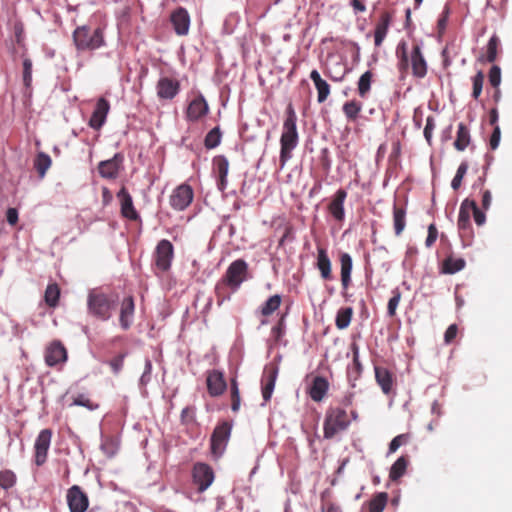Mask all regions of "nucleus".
<instances>
[{"label":"nucleus","instance_id":"24","mask_svg":"<svg viewBox=\"0 0 512 512\" xmlns=\"http://www.w3.org/2000/svg\"><path fill=\"white\" fill-rule=\"evenodd\" d=\"M278 369L270 367L265 369L262 377V397L264 402H268L271 399L272 393L275 388L276 378Z\"/></svg>","mask_w":512,"mask_h":512},{"label":"nucleus","instance_id":"7","mask_svg":"<svg viewBox=\"0 0 512 512\" xmlns=\"http://www.w3.org/2000/svg\"><path fill=\"white\" fill-rule=\"evenodd\" d=\"M174 256L172 243L167 239L158 242L154 251V264L157 270L166 272L170 269Z\"/></svg>","mask_w":512,"mask_h":512},{"label":"nucleus","instance_id":"49","mask_svg":"<svg viewBox=\"0 0 512 512\" xmlns=\"http://www.w3.org/2000/svg\"><path fill=\"white\" fill-rule=\"evenodd\" d=\"M484 83V74L479 70L472 78V97L477 100L482 93Z\"/></svg>","mask_w":512,"mask_h":512},{"label":"nucleus","instance_id":"40","mask_svg":"<svg viewBox=\"0 0 512 512\" xmlns=\"http://www.w3.org/2000/svg\"><path fill=\"white\" fill-rule=\"evenodd\" d=\"M229 161L226 156L218 155L213 158V171L218 178H225L228 175Z\"/></svg>","mask_w":512,"mask_h":512},{"label":"nucleus","instance_id":"18","mask_svg":"<svg viewBox=\"0 0 512 512\" xmlns=\"http://www.w3.org/2000/svg\"><path fill=\"white\" fill-rule=\"evenodd\" d=\"M209 111V106L202 94L195 97L188 105L186 118L188 121L195 122L205 116Z\"/></svg>","mask_w":512,"mask_h":512},{"label":"nucleus","instance_id":"57","mask_svg":"<svg viewBox=\"0 0 512 512\" xmlns=\"http://www.w3.org/2000/svg\"><path fill=\"white\" fill-rule=\"evenodd\" d=\"M285 330H286L285 317L282 316L279 319V321L277 322V324L275 326H273V328L271 330V334L276 340H279L285 334Z\"/></svg>","mask_w":512,"mask_h":512},{"label":"nucleus","instance_id":"34","mask_svg":"<svg viewBox=\"0 0 512 512\" xmlns=\"http://www.w3.org/2000/svg\"><path fill=\"white\" fill-rule=\"evenodd\" d=\"M281 295L275 294L270 296L259 308V312L262 316L267 317L273 314L276 310L279 309L281 305Z\"/></svg>","mask_w":512,"mask_h":512},{"label":"nucleus","instance_id":"51","mask_svg":"<svg viewBox=\"0 0 512 512\" xmlns=\"http://www.w3.org/2000/svg\"><path fill=\"white\" fill-rule=\"evenodd\" d=\"M152 361L149 358L145 359L144 371L139 379L140 388L144 389L152 379Z\"/></svg>","mask_w":512,"mask_h":512},{"label":"nucleus","instance_id":"1","mask_svg":"<svg viewBox=\"0 0 512 512\" xmlns=\"http://www.w3.org/2000/svg\"><path fill=\"white\" fill-rule=\"evenodd\" d=\"M298 142L297 115L293 105L289 104L285 110V119L280 138V162L282 166L291 159L292 151L297 147Z\"/></svg>","mask_w":512,"mask_h":512},{"label":"nucleus","instance_id":"6","mask_svg":"<svg viewBox=\"0 0 512 512\" xmlns=\"http://www.w3.org/2000/svg\"><path fill=\"white\" fill-rule=\"evenodd\" d=\"M247 274V262L243 259H237L228 266L220 283L228 286L232 292H236L240 288L241 284L246 280Z\"/></svg>","mask_w":512,"mask_h":512},{"label":"nucleus","instance_id":"26","mask_svg":"<svg viewBox=\"0 0 512 512\" xmlns=\"http://www.w3.org/2000/svg\"><path fill=\"white\" fill-rule=\"evenodd\" d=\"M472 208H475V201L470 199H465L459 209L458 215V229L460 231H465L470 228V213L472 212Z\"/></svg>","mask_w":512,"mask_h":512},{"label":"nucleus","instance_id":"47","mask_svg":"<svg viewBox=\"0 0 512 512\" xmlns=\"http://www.w3.org/2000/svg\"><path fill=\"white\" fill-rule=\"evenodd\" d=\"M396 53L399 58L398 69L403 74L407 71L409 66L407 45L405 42H401L398 44Z\"/></svg>","mask_w":512,"mask_h":512},{"label":"nucleus","instance_id":"10","mask_svg":"<svg viewBox=\"0 0 512 512\" xmlns=\"http://www.w3.org/2000/svg\"><path fill=\"white\" fill-rule=\"evenodd\" d=\"M52 430L43 429L39 432L35 443V463L37 466H41L46 462L48 450L51 444Z\"/></svg>","mask_w":512,"mask_h":512},{"label":"nucleus","instance_id":"60","mask_svg":"<svg viewBox=\"0 0 512 512\" xmlns=\"http://www.w3.org/2000/svg\"><path fill=\"white\" fill-rule=\"evenodd\" d=\"M435 129V121L432 116H428L426 119V125L424 128V137L426 141L431 144L432 136H433V130Z\"/></svg>","mask_w":512,"mask_h":512},{"label":"nucleus","instance_id":"38","mask_svg":"<svg viewBox=\"0 0 512 512\" xmlns=\"http://www.w3.org/2000/svg\"><path fill=\"white\" fill-rule=\"evenodd\" d=\"M52 163L51 157L45 152H39L34 161V167L37 170L39 177L43 178L50 168Z\"/></svg>","mask_w":512,"mask_h":512},{"label":"nucleus","instance_id":"59","mask_svg":"<svg viewBox=\"0 0 512 512\" xmlns=\"http://www.w3.org/2000/svg\"><path fill=\"white\" fill-rule=\"evenodd\" d=\"M196 409L192 406H187L181 411V422L184 424H190L195 421Z\"/></svg>","mask_w":512,"mask_h":512},{"label":"nucleus","instance_id":"43","mask_svg":"<svg viewBox=\"0 0 512 512\" xmlns=\"http://www.w3.org/2000/svg\"><path fill=\"white\" fill-rule=\"evenodd\" d=\"M100 448L107 457L112 458L119 449V441L114 437H105L102 439Z\"/></svg>","mask_w":512,"mask_h":512},{"label":"nucleus","instance_id":"12","mask_svg":"<svg viewBox=\"0 0 512 512\" xmlns=\"http://www.w3.org/2000/svg\"><path fill=\"white\" fill-rule=\"evenodd\" d=\"M44 358L49 367L63 364L67 361V350L60 341L55 340L47 346Z\"/></svg>","mask_w":512,"mask_h":512},{"label":"nucleus","instance_id":"11","mask_svg":"<svg viewBox=\"0 0 512 512\" xmlns=\"http://www.w3.org/2000/svg\"><path fill=\"white\" fill-rule=\"evenodd\" d=\"M66 498L70 512H85L89 506L88 496L78 485L68 489Z\"/></svg>","mask_w":512,"mask_h":512},{"label":"nucleus","instance_id":"19","mask_svg":"<svg viewBox=\"0 0 512 512\" xmlns=\"http://www.w3.org/2000/svg\"><path fill=\"white\" fill-rule=\"evenodd\" d=\"M135 303L132 296L125 297L120 304L119 323L123 330H128L133 324Z\"/></svg>","mask_w":512,"mask_h":512},{"label":"nucleus","instance_id":"33","mask_svg":"<svg viewBox=\"0 0 512 512\" xmlns=\"http://www.w3.org/2000/svg\"><path fill=\"white\" fill-rule=\"evenodd\" d=\"M470 132L464 123H459L457 137L454 142V147L458 151H464L470 143Z\"/></svg>","mask_w":512,"mask_h":512},{"label":"nucleus","instance_id":"29","mask_svg":"<svg viewBox=\"0 0 512 512\" xmlns=\"http://www.w3.org/2000/svg\"><path fill=\"white\" fill-rule=\"evenodd\" d=\"M340 264H341V283L343 289L346 290L351 283V272L353 267L352 257L349 253H342L340 255Z\"/></svg>","mask_w":512,"mask_h":512},{"label":"nucleus","instance_id":"32","mask_svg":"<svg viewBox=\"0 0 512 512\" xmlns=\"http://www.w3.org/2000/svg\"><path fill=\"white\" fill-rule=\"evenodd\" d=\"M389 25H390V17L387 14H385L381 17L380 21L377 23V25L375 27V31H374L375 46L379 47L383 43V41L387 35Z\"/></svg>","mask_w":512,"mask_h":512},{"label":"nucleus","instance_id":"30","mask_svg":"<svg viewBox=\"0 0 512 512\" xmlns=\"http://www.w3.org/2000/svg\"><path fill=\"white\" fill-rule=\"evenodd\" d=\"M316 266L320 271L321 277L324 280H330L332 278L331 261L330 258L328 257L327 251L323 248L318 249Z\"/></svg>","mask_w":512,"mask_h":512},{"label":"nucleus","instance_id":"8","mask_svg":"<svg viewBox=\"0 0 512 512\" xmlns=\"http://www.w3.org/2000/svg\"><path fill=\"white\" fill-rule=\"evenodd\" d=\"M194 191L188 184L177 186L171 193L169 203L176 211L185 210L193 201Z\"/></svg>","mask_w":512,"mask_h":512},{"label":"nucleus","instance_id":"21","mask_svg":"<svg viewBox=\"0 0 512 512\" xmlns=\"http://www.w3.org/2000/svg\"><path fill=\"white\" fill-rule=\"evenodd\" d=\"M350 349H351V352H352L353 359H352V364H350L347 367V378H348V381L351 384V386L354 387L355 386V382L362 375L363 366H362V364L360 362L359 346L355 342H353L350 345Z\"/></svg>","mask_w":512,"mask_h":512},{"label":"nucleus","instance_id":"62","mask_svg":"<svg viewBox=\"0 0 512 512\" xmlns=\"http://www.w3.org/2000/svg\"><path fill=\"white\" fill-rule=\"evenodd\" d=\"M500 137H501L500 127L498 125H496L494 127V130L490 137V142H489L490 148L492 150H495L498 148L499 143H500Z\"/></svg>","mask_w":512,"mask_h":512},{"label":"nucleus","instance_id":"46","mask_svg":"<svg viewBox=\"0 0 512 512\" xmlns=\"http://www.w3.org/2000/svg\"><path fill=\"white\" fill-rule=\"evenodd\" d=\"M388 495L385 492L376 494L369 502L370 512H382L387 504Z\"/></svg>","mask_w":512,"mask_h":512},{"label":"nucleus","instance_id":"28","mask_svg":"<svg viewBox=\"0 0 512 512\" xmlns=\"http://www.w3.org/2000/svg\"><path fill=\"white\" fill-rule=\"evenodd\" d=\"M375 379L378 385L381 387L384 394L388 395L392 391L393 377L391 372L384 368L375 366Z\"/></svg>","mask_w":512,"mask_h":512},{"label":"nucleus","instance_id":"39","mask_svg":"<svg viewBox=\"0 0 512 512\" xmlns=\"http://www.w3.org/2000/svg\"><path fill=\"white\" fill-rule=\"evenodd\" d=\"M60 289L56 283L48 284L45 290L44 299L49 307L55 308L58 305Z\"/></svg>","mask_w":512,"mask_h":512},{"label":"nucleus","instance_id":"44","mask_svg":"<svg viewBox=\"0 0 512 512\" xmlns=\"http://www.w3.org/2000/svg\"><path fill=\"white\" fill-rule=\"evenodd\" d=\"M362 109V104L356 100L347 101L344 103L342 110L344 115L348 120H356L360 111Z\"/></svg>","mask_w":512,"mask_h":512},{"label":"nucleus","instance_id":"31","mask_svg":"<svg viewBox=\"0 0 512 512\" xmlns=\"http://www.w3.org/2000/svg\"><path fill=\"white\" fill-rule=\"evenodd\" d=\"M466 262L461 257L448 256L442 263L441 273L443 274H455L465 268Z\"/></svg>","mask_w":512,"mask_h":512},{"label":"nucleus","instance_id":"37","mask_svg":"<svg viewBox=\"0 0 512 512\" xmlns=\"http://www.w3.org/2000/svg\"><path fill=\"white\" fill-rule=\"evenodd\" d=\"M372 78H373V73L370 70L364 72L360 76V78L357 82V90H358V94L361 98H366L367 95L369 94V92L371 90Z\"/></svg>","mask_w":512,"mask_h":512},{"label":"nucleus","instance_id":"36","mask_svg":"<svg viewBox=\"0 0 512 512\" xmlns=\"http://www.w3.org/2000/svg\"><path fill=\"white\" fill-rule=\"evenodd\" d=\"M347 72L348 69L345 64L337 62L333 67H327L325 75L334 82H341L345 78Z\"/></svg>","mask_w":512,"mask_h":512},{"label":"nucleus","instance_id":"22","mask_svg":"<svg viewBox=\"0 0 512 512\" xmlns=\"http://www.w3.org/2000/svg\"><path fill=\"white\" fill-rule=\"evenodd\" d=\"M174 31L178 35H186L190 27V16L185 8H177L170 17Z\"/></svg>","mask_w":512,"mask_h":512},{"label":"nucleus","instance_id":"45","mask_svg":"<svg viewBox=\"0 0 512 512\" xmlns=\"http://www.w3.org/2000/svg\"><path fill=\"white\" fill-rule=\"evenodd\" d=\"M222 132L220 128L214 127L205 136L204 145L207 149H214L221 143Z\"/></svg>","mask_w":512,"mask_h":512},{"label":"nucleus","instance_id":"25","mask_svg":"<svg viewBox=\"0 0 512 512\" xmlns=\"http://www.w3.org/2000/svg\"><path fill=\"white\" fill-rule=\"evenodd\" d=\"M329 389V382L322 376H316L309 388V396L315 402H320Z\"/></svg>","mask_w":512,"mask_h":512},{"label":"nucleus","instance_id":"56","mask_svg":"<svg viewBox=\"0 0 512 512\" xmlns=\"http://www.w3.org/2000/svg\"><path fill=\"white\" fill-rule=\"evenodd\" d=\"M125 356L126 354H120L108 362L109 366L111 367L115 375L119 374L120 371L122 370Z\"/></svg>","mask_w":512,"mask_h":512},{"label":"nucleus","instance_id":"41","mask_svg":"<svg viewBox=\"0 0 512 512\" xmlns=\"http://www.w3.org/2000/svg\"><path fill=\"white\" fill-rule=\"evenodd\" d=\"M353 309L351 307L341 308L336 315L335 324L340 330L347 328L352 319Z\"/></svg>","mask_w":512,"mask_h":512},{"label":"nucleus","instance_id":"35","mask_svg":"<svg viewBox=\"0 0 512 512\" xmlns=\"http://www.w3.org/2000/svg\"><path fill=\"white\" fill-rule=\"evenodd\" d=\"M393 226L396 236H399L406 226V210L396 205L393 207Z\"/></svg>","mask_w":512,"mask_h":512},{"label":"nucleus","instance_id":"55","mask_svg":"<svg viewBox=\"0 0 512 512\" xmlns=\"http://www.w3.org/2000/svg\"><path fill=\"white\" fill-rule=\"evenodd\" d=\"M23 82L26 87H29L32 82V62L30 59L23 61Z\"/></svg>","mask_w":512,"mask_h":512},{"label":"nucleus","instance_id":"52","mask_svg":"<svg viewBox=\"0 0 512 512\" xmlns=\"http://www.w3.org/2000/svg\"><path fill=\"white\" fill-rule=\"evenodd\" d=\"M16 482V476L11 470L0 471V486L8 490L14 486Z\"/></svg>","mask_w":512,"mask_h":512},{"label":"nucleus","instance_id":"63","mask_svg":"<svg viewBox=\"0 0 512 512\" xmlns=\"http://www.w3.org/2000/svg\"><path fill=\"white\" fill-rule=\"evenodd\" d=\"M472 212H473V217H474V221L475 223L478 225V226H481L485 223L486 221V215L483 211H481L477 204L475 203V208H472Z\"/></svg>","mask_w":512,"mask_h":512},{"label":"nucleus","instance_id":"15","mask_svg":"<svg viewBox=\"0 0 512 512\" xmlns=\"http://www.w3.org/2000/svg\"><path fill=\"white\" fill-rule=\"evenodd\" d=\"M347 198V191L344 189H338L330 203L328 204V211L330 215L333 217V219L339 223L343 222L345 220V208L344 203Z\"/></svg>","mask_w":512,"mask_h":512},{"label":"nucleus","instance_id":"50","mask_svg":"<svg viewBox=\"0 0 512 512\" xmlns=\"http://www.w3.org/2000/svg\"><path fill=\"white\" fill-rule=\"evenodd\" d=\"M401 300V291L399 288H395L392 290V297L388 301L387 305V314L390 317H393L396 314V309Z\"/></svg>","mask_w":512,"mask_h":512},{"label":"nucleus","instance_id":"27","mask_svg":"<svg viewBox=\"0 0 512 512\" xmlns=\"http://www.w3.org/2000/svg\"><path fill=\"white\" fill-rule=\"evenodd\" d=\"M310 79L313 81L317 90V101L323 103L330 94V85L322 79L320 73L314 69L310 73Z\"/></svg>","mask_w":512,"mask_h":512},{"label":"nucleus","instance_id":"13","mask_svg":"<svg viewBox=\"0 0 512 512\" xmlns=\"http://www.w3.org/2000/svg\"><path fill=\"white\" fill-rule=\"evenodd\" d=\"M156 92L160 100H172L180 92V83L173 78L161 77L156 84Z\"/></svg>","mask_w":512,"mask_h":512},{"label":"nucleus","instance_id":"14","mask_svg":"<svg viewBox=\"0 0 512 512\" xmlns=\"http://www.w3.org/2000/svg\"><path fill=\"white\" fill-rule=\"evenodd\" d=\"M124 161V156L121 153H116L111 159L101 161L98 165V172L101 177L106 179H115Z\"/></svg>","mask_w":512,"mask_h":512},{"label":"nucleus","instance_id":"17","mask_svg":"<svg viewBox=\"0 0 512 512\" xmlns=\"http://www.w3.org/2000/svg\"><path fill=\"white\" fill-rule=\"evenodd\" d=\"M117 198L120 201L121 214L123 217L132 221L140 219V216L134 207L132 196L125 187H122L118 191Z\"/></svg>","mask_w":512,"mask_h":512},{"label":"nucleus","instance_id":"48","mask_svg":"<svg viewBox=\"0 0 512 512\" xmlns=\"http://www.w3.org/2000/svg\"><path fill=\"white\" fill-rule=\"evenodd\" d=\"M499 44V38L496 35H492L486 46V60L488 62H494L496 60Z\"/></svg>","mask_w":512,"mask_h":512},{"label":"nucleus","instance_id":"53","mask_svg":"<svg viewBox=\"0 0 512 512\" xmlns=\"http://www.w3.org/2000/svg\"><path fill=\"white\" fill-rule=\"evenodd\" d=\"M73 405L76 406H82L87 408L90 411L96 410L99 405L97 403H93L86 395L79 394L77 397L73 400Z\"/></svg>","mask_w":512,"mask_h":512},{"label":"nucleus","instance_id":"2","mask_svg":"<svg viewBox=\"0 0 512 512\" xmlns=\"http://www.w3.org/2000/svg\"><path fill=\"white\" fill-rule=\"evenodd\" d=\"M118 305V296L92 289L87 295V312L100 321H108Z\"/></svg>","mask_w":512,"mask_h":512},{"label":"nucleus","instance_id":"42","mask_svg":"<svg viewBox=\"0 0 512 512\" xmlns=\"http://www.w3.org/2000/svg\"><path fill=\"white\" fill-rule=\"evenodd\" d=\"M407 464H408V462L405 457H403V456L399 457L390 468V473H389L390 479L392 481H396L399 478H401L406 471Z\"/></svg>","mask_w":512,"mask_h":512},{"label":"nucleus","instance_id":"58","mask_svg":"<svg viewBox=\"0 0 512 512\" xmlns=\"http://www.w3.org/2000/svg\"><path fill=\"white\" fill-rule=\"evenodd\" d=\"M407 434H400L394 437L389 444V453H394L397 449L408 441Z\"/></svg>","mask_w":512,"mask_h":512},{"label":"nucleus","instance_id":"4","mask_svg":"<svg viewBox=\"0 0 512 512\" xmlns=\"http://www.w3.org/2000/svg\"><path fill=\"white\" fill-rule=\"evenodd\" d=\"M350 425L347 413L342 408H330L327 410L323 424L324 438L332 439L337 433L346 430Z\"/></svg>","mask_w":512,"mask_h":512},{"label":"nucleus","instance_id":"61","mask_svg":"<svg viewBox=\"0 0 512 512\" xmlns=\"http://www.w3.org/2000/svg\"><path fill=\"white\" fill-rule=\"evenodd\" d=\"M437 237H438V231H437L436 226L434 224H430L428 227V235L425 240V245L427 247H431L437 240Z\"/></svg>","mask_w":512,"mask_h":512},{"label":"nucleus","instance_id":"9","mask_svg":"<svg viewBox=\"0 0 512 512\" xmlns=\"http://www.w3.org/2000/svg\"><path fill=\"white\" fill-rule=\"evenodd\" d=\"M193 481L198 487V492L207 490L214 481L213 469L206 463H196L192 471Z\"/></svg>","mask_w":512,"mask_h":512},{"label":"nucleus","instance_id":"16","mask_svg":"<svg viewBox=\"0 0 512 512\" xmlns=\"http://www.w3.org/2000/svg\"><path fill=\"white\" fill-rule=\"evenodd\" d=\"M110 110V103L104 97L97 100L94 111L89 119V126L94 130H99L105 124Z\"/></svg>","mask_w":512,"mask_h":512},{"label":"nucleus","instance_id":"5","mask_svg":"<svg viewBox=\"0 0 512 512\" xmlns=\"http://www.w3.org/2000/svg\"><path fill=\"white\" fill-rule=\"evenodd\" d=\"M232 427L231 422L222 421L214 428L210 438V450L214 458L218 459L224 454L231 436Z\"/></svg>","mask_w":512,"mask_h":512},{"label":"nucleus","instance_id":"3","mask_svg":"<svg viewBox=\"0 0 512 512\" xmlns=\"http://www.w3.org/2000/svg\"><path fill=\"white\" fill-rule=\"evenodd\" d=\"M73 40L78 50H96L105 44L103 30L83 25L77 27L73 32Z\"/></svg>","mask_w":512,"mask_h":512},{"label":"nucleus","instance_id":"54","mask_svg":"<svg viewBox=\"0 0 512 512\" xmlns=\"http://www.w3.org/2000/svg\"><path fill=\"white\" fill-rule=\"evenodd\" d=\"M489 82L494 88H498L501 83V69L497 65H493L489 71Z\"/></svg>","mask_w":512,"mask_h":512},{"label":"nucleus","instance_id":"23","mask_svg":"<svg viewBox=\"0 0 512 512\" xmlns=\"http://www.w3.org/2000/svg\"><path fill=\"white\" fill-rule=\"evenodd\" d=\"M410 57L413 75L419 79L424 78L427 74V62L419 45L413 47Z\"/></svg>","mask_w":512,"mask_h":512},{"label":"nucleus","instance_id":"20","mask_svg":"<svg viewBox=\"0 0 512 512\" xmlns=\"http://www.w3.org/2000/svg\"><path fill=\"white\" fill-rule=\"evenodd\" d=\"M227 388L224 375L219 370H212L207 376V389L211 396L217 397L224 393Z\"/></svg>","mask_w":512,"mask_h":512},{"label":"nucleus","instance_id":"64","mask_svg":"<svg viewBox=\"0 0 512 512\" xmlns=\"http://www.w3.org/2000/svg\"><path fill=\"white\" fill-rule=\"evenodd\" d=\"M457 331H458V328H457V325L456 324H451L447 330L445 331V334H444V340L446 343H450L452 342V340L456 337L457 335Z\"/></svg>","mask_w":512,"mask_h":512}]
</instances>
